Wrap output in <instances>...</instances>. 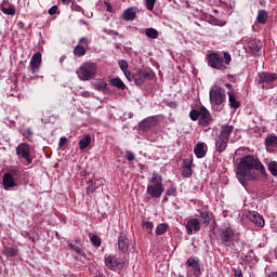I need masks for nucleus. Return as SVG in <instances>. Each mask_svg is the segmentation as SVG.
I'll return each instance as SVG.
<instances>
[{"instance_id": "09e8293b", "label": "nucleus", "mask_w": 277, "mask_h": 277, "mask_svg": "<svg viewBox=\"0 0 277 277\" xmlns=\"http://www.w3.org/2000/svg\"><path fill=\"white\" fill-rule=\"evenodd\" d=\"M177 194L179 193L176 192V187H170L166 190V196H173L176 198Z\"/></svg>"}, {"instance_id": "423d86ee", "label": "nucleus", "mask_w": 277, "mask_h": 277, "mask_svg": "<svg viewBox=\"0 0 277 277\" xmlns=\"http://www.w3.org/2000/svg\"><path fill=\"white\" fill-rule=\"evenodd\" d=\"M236 237L237 234L230 227H223L219 232V239L223 248H230Z\"/></svg>"}, {"instance_id": "864d4df0", "label": "nucleus", "mask_w": 277, "mask_h": 277, "mask_svg": "<svg viewBox=\"0 0 277 277\" xmlns=\"http://www.w3.org/2000/svg\"><path fill=\"white\" fill-rule=\"evenodd\" d=\"M26 137L27 140H31V137H34V131H31V128L26 130Z\"/></svg>"}, {"instance_id": "ddd939ff", "label": "nucleus", "mask_w": 277, "mask_h": 277, "mask_svg": "<svg viewBox=\"0 0 277 277\" xmlns=\"http://www.w3.org/2000/svg\"><path fill=\"white\" fill-rule=\"evenodd\" d=\"M42 64V53L41 52H37L32 55L31 60H30V69L32 75H36L40 68Z\"/></svg>"}, {"instance_id": "72a5a7b5", "label": "nucleus", "mask_w": 277, "mask_h": 277, "mask_svg": "<svg viewBox=\"0 0 277 277\" xmlns=\"http://www.w3.org/2000/svg\"><path fill=\"white\" fill-rule=\"evenodd\" d=\"M145 36L151 40H157L159 38V31L155 28H146Z\"/></svg>"}, {"instance_id": "cd10ccee", "label": "nucleus", "mask_w": 277, "mask_h": 277, "mask_svg": "<svg viewBox=\"0 0 277 277\" xmlns=\"http://www.w3.org/2000/svg\"><path fill=\"white\" fill-rule=\"evenodd\" d=\"M232 250H234V252L239 253L243 250V241H241V239H239V235H237L234 238V241L232 242L230 247Z\"/></svg>"}, {"instance_id": "f257e3e1", "label": "nucleus", "mask_w": 277, "mask_h": 277, "mask_svg": "<svg viewBox=\"0 0 277 277\" xmlns=\"http://www.w3.org/2000/svg\"><path fill=\"white\" fill-rule=\"evenodd\" d=\"M267 176V171L265 170V166L263 162L259 160V158H254V156L247 155L241 158L240 162L237 164L236 174L238 176L239 183L246 187L248 185V181H260L261 175Z\"/></svg>"}, {"instance_id": "a211bd4d", "label": "nucleus", "mask_w": 277, "mask_h": 277, "mask_svg": "<svg viewBox=\"0 0 277 277\" xmlns=\"http://www.w3.org/2000/svg\"><path fill=\"white\" fill-rule=\"evenodd\" d=\"M263 48V44L260 40L253 39L248 44V53H251V55H261V49Z\"/></svg>"}, {"instance_id": "f03ea898", "label": "nucleus", "mask_w": 277, "mask_h": 277, "mask_svg": "<svg viewBox=\"0 0 277 277\" xmlns=\"http://www.w3.org/2000/svg\"><path fill=\"white\" fill-rule=\"evenodd\" d=\"M223 57L217 52H212L208 54L207 55L208 66H210V68H213L214 70H226V66H230V62H233V57L228 52H224ZM224 62L226 65H224Z\"/></svg>"}, {"instance_id": "58836bf2", "label": "nucleus", "mask_w": 277, "mask_h": 277, "mask_svg": "<svg viewBox=\"0 0 277 277\" xmlns=\"http://www.w3.org/2000/svg\"><path fill=\"white\" fill-rule=\"evenodd\" d=\"M6 174H10V176H12V179H18V176H21V174H23V171H21V169L18 168H12L9 170V172H6Z\"/></svg>"}, {"instance_id": "f3484780", "label": "nucleus", "mask_w": 277, "mask_h": 277, "mask_svg": "<svg viewBox=\"0 0 277 277\" xmlns=\"http://www.w3.org/2000/svg\"><path fill=\"white\" fill-rule=\"evenodd\" d=\"M117 246L119 252H122V254L129 251V238L127 237V235H124V233H120L117 240Z\"/></svg>"}, {"instance_id": "bf43d9fd", "label": "nucleus", "mask_w": 277, "mask_h": 277, "mask_svg": "<svg viewBox=\"0 0 277 277\" xmlns=\"http://www.w3.org/2000/svg\"><path fill=\"white\" fill-rule=\"evenodd\" d=\"M225 85H226V88H227L228 90H233V84L226 83Z\"/></svg>"}, {"instance_id": "4d7b16f0", "label": "nucleus", "mask_w": 277, "mask_h": 277, "mask_svg": "<svg viewBox=\"0 0 277 277\" xmlns=\"http://www.w3.org/2000/svg\"><path fill=\"white\" fill-rule=\"evenodd\" d=\"M64 5H70L72 0H61Z\"/></svg>"}, {"instance_id": "a878e982", "label": "nucleus", "mask_w": 277, "mask_h": 277, "mask_svg": "<svg viewBox=\"0 0 277 277\" xmlns=\"http://www.w3.org/2000/svg\"><path fill=\"white\" fill-rule=\"evenodd\" d=\"M192 159H184V167L182 170V176H184V179H189V176L194 174V171L192 170Z\"/></svg>"}, {"instance_id": "5701e85b", "label": "nucleus", "mask_w": 277, "mask_h": 277, "mask_svg": "<svg viewBox=\"0 0 277 277\" xmlns=\"http://www.w3.org/2000/svg\"><path fill=\"white\" fill-rule=\"evenodd\" d=\"M227 94H228L230 109H239V107H241V103L237 101V95L235 94V90H229Z\"/></svg>"}, {"instance_id": "3c124183", "label": "nucleus", "mask_w": 277, "mask_h": 277, "mask_svg": "<svg viewBox=\"0 0 277 277\" xmlns=\"http://www.w3.org/2000/svg\"><path fill=\"white\" fill-rule=\"evenodd\" d=\"M67 143H68V138H66L65 136L61 137L58 142L60 148H64V146H66Z\"/></svg>"}, {"instance_id": "9b49d317", "label": "nucleus", "mask_w": 277, "mask_h": 277, "mask_svg": "<svg viewBox=\"0 0 277 277\" xmlns=\"http://www.w3.org/2000/svg\"><path fill=\"white\" fill-rule=\"evenodd\" d=\"M186 267L190 268V272H193V276L195 277H200L202 274L200 268V260L196 258H188L186 261Z\"/></svg>"}, {"instance_id": "2f4dec72", "label": "nucleus", "mask_w": 277, "mask_h": 277, "mask_svg": "<svg viewBox=\"0 0 277 277\" xmlns=\"http://www.w3.org/2000/svg\"><path fill=\"white\" fill-rule=\"evenodd\" d=\"M267 12L265 10H260L258 12L256 22L260 23V25H265L267 23Z\"/></svg>"}, {"instance_id": "c756f323", "label": "nucleus", "mask_w": 277, "mask_h": 277, "mask_svg": "<svg viewBox=\"0 0 277 277\" xmlns=\"http://www.w3.org/2000/svg\"><path fill=\"white\" fill-rule=\"evenodd\" d=\"M109 83L113 88H117L118 90H127V84L120 78H111Z\"/></svg>"}, {"instance_id": "aec40b11", "label": "nucleus", "mask_w": 277, "mask_h": 277, "mask_svg": "<svg viewBox=\"0 0 277 277\" xmlns=\"http://www.w3.org/2000/svg\"><path fill=\"white\" fill-rule=\"evenodd\" d=\"M0 10L3 12V14L9 16H14V14H16V6H14V4L10 3L8 0L2 1Z\"/></svg>"}, {"instance_id": "6e6552de", "label": "nucleus", "mask_w": 277, "mask_h": 277, "mask_svg": "<svg viewBox=\"0 0 277 277\" xmlns=\"http://www.w3.org/2000/svg\"><path fill=\"white\" fill-rule=\"evenodd\" d=\"M16 155L17 157H19V159H25L28 166H31V163H34V158L31 157V150L29 148V144L21 143L16 147Z\"/></svg>"}, {"instance_id": "b1692460", "label": "nucleus", "mask_w": 277, "mask_h": 277, "mask_svg": "<svg viewBox=\"0 0 277 277\" xmlns=\"http://www.w3.org/2000/svg\"><path fill=\"white\" fill-rule=\"evenodd\" d=\"M233 131H235V127L222 126L219 137H221L222 140H226L228 142V140H230V135L233 134Z\"/></svg>"}, {"instance_id": "20e7f679", "label": "nucleus", "mask_w": 277, "mask_h": 277, "mask_svg": "<svg viewBox=\"0 0 277 277\" xmlns=\"http://www.w3.org/2000/svg\"><path fill=\"white\" fill-rule=\"evenodd\" d=\"M150 183L151 184L147 186V194L151 198H161V194H163L166 189L163 187V177H161L159 173L154 172L151 174Z\"/></svg>"}, {"instance_id": "bb28decb", "label": "nucleus", "mask_w": 277, "mask_h": 277, "mask_svg": "<svg viewBox=\"0 0 277 277\" xmlns=\"http://www.w3.org/2000/svg\"><path fill=\"white\" fill-rule=\"evenodd\" d=\"M228 148V141L226 138L217 137L215 141V150L216 153H224Z\"/></svg>"}, {"instance_id": "7ed1b4c3", "label": "nucleus", "mask_w": 277, "mask_h": 277, "mask_svg": "<svg viewBox=\"0 0 277 277\" xmlns=\"http://www.w3.org/2000/svg\"><path fill=\"white\" fill-rule=\"evenodd\" d=\"M128 81H134L135 85L142 87L146 81H153L155 79V72L153 69L138 68L135 72L127 74Z\"/></svg>"}, {"instance_id": "49530a36", "label": "nucleus", "mask_w": 277, "mask_h": 277, "mask_svg": "<svg viewBox=\"0 0 277 277\" xmlns=\"http://www.w3.org/2000/svg\"><path fill=\"white\" fill-rule=\"evenodd\" d=\"M103 31H104V34H107V36H118V38H121V39L124 38L123 35L119 34V32L116 31V30L104 29Z\"/></svg>"}, {"instance_id": "473e14b6", "label": "nucleus", "mask_w": 277, "mask_h": 277, "mask_svg": "<svg viewBox=\"0 0 277 277\" xmlns=\"http://www.w3.org/2000/svg\"><path fill=\"white\" fill-rule=\"evenodd\" d=\"M92 143V137L90 135L84 136L79 141V148L80 150H85L88 146Z\"/></svg>"}, {"instance_id": "c03bdc74", "label": "nucleus", "mask_w": 277, "mask_h": 277, "mask_svg": "<svg viewBox=\"0 0 277 277\" xmlns=\"http://www.w3.org/2000/svg\"><path fill=\"white\" fill-rule=\"evenodd\" d=\"M199 117H200V110L199 111L197 109H192L190 110V113H189L190 120L196 122V120H198Z\"/></svg>"}, {"instance_id": "e433bc0d", "label": "nucleus", "mask_w": 277, "mask_h": 277, "mask_svg": "<svg viewBox=\"0 0 277 277\" xmlns=\"http://www.w3.org/2000/svg\"><path fill=\"white\" fill-rule=\"evenodd\" d=\"M168 233V223H160L156 227V235L161 236Z\"/></svg>"}, {"instance_id": "393cba45", "label": "nucleus", "mask_w": 277, "mask_h": 277, "mask_svg": "<svg viewBox=\"0 0 277 277\" xmlns=\"http://www.w3.org/2000/svg\"><path fill=\"white\" fill-rule=\"evenodd\" d=\"M2 254L6 256V259H12L14 256H18V247L13 246H4L2 250Z\"/></svg>"}, {"instance_id": "4be33fe9", "label": "nucleus", "mask_w": 277, "mask_h": 277, "mask_svg": "<svg viewBox=\"0 0 277 277\" xmlns=\"http://www.w3.org/2000/svg\"><path fill=\"white\" fill-rule=\"evenodd\" d=\"M103 183H105V180L103 179L90 180L89 186L87 187V194H94L98 187L103 186Z\"/></svg>"}, {"instance_id": "dca6fc26", "label": "nucleus", "mask_w": 277, "mask_h": 277, "mask_svg": "<svg viewBox=\"0 0 277 277\" xmlns=\"http://www.w3.org/2000/svg\"><path fill=\"white\" fill-rule=\"evenodd\" d=\"M185 228L187 235H194V233H198L200 230V220L189 219L186 223Z\"/></svg>"}, {"instance_id": "6e6d98bb", "label": "nucleus", "mask_w": 277, "mask_h": 277, "mask_svg": "<svg viewBox=\"0 0 277 277\" xmlns=\"http://www.w3.org/2000/svg\"><path fill=\"white\" fill-rule=\"evenodd\" d=\"M168 107H171L172 109H176V107H179V104L176 102H169Z\"/></svg>"}, {"instance_id": "052dcab7", "label": "nucleus", "mask_w": 277, "mask_h": 277, "mask_svg": "<svg viewBox=\"0 0 277 277\" xmlns=\"http://www.w3.org/2000/svg\"><path fill=\"white\" fill-rule=\"evenodd\" d=\"M162 202H168V195L163 197Z\"/></svg>"}, {"instance_id": "603ef678", "label": "nucleus", "mask_w": 277, "mask_h": 277, "mask_svg": "<svg viewBox=\"0 0 277 277\" xmlns=\"http://www.w3.org/2000/svg\"><path fill=\"white\" fill-rule=\"evenodd\" d=\"M48 12L50 16H53V14H57V5H53L52 8L49 9Z\"/></svg>"}, {"instance_id": "5fc2aeb1", "label": "nucleus", "mask_w": 277, "mask_h": 277, "mask_svg": "<svg viewBox=\"0 0 277 277\" xmlns=\"http://www.w3.org/2000/svg\"><path fill=\"white\" fill-rule=\"evenodd\" d=\"M234 276L235 277H243V273L241 272V268L234 269Z\"/></svg>"}, {"instance_id": "8fccbe9b", "label": "nucleus", "mask_w": 277, "mask_h": 277, "mask_svg": "<svg viewBox=\"0 0 277 277\" xmlns=\"http://www.w3.org/2000/svg\"><path fill=\"white\" fill-rule=\"evenodd\" d=\"M126 157L128 161H135V154L131 150L127 151Z\"/></svg>"}, {"instance_id": "f704fd0d", "label": "nucleus", "mask_w": 277, "mask_h": 277, "mask_svg": "<svg viewBox=\"0 0 277 277\" xmlns=\"http://www.w3.org/2000/svg\"><path fill=\"white\" fill-rule=\"evenodd\" d=\"M272 146H277V136L274 134H269L265 138V147L269 148Z\"/></svg>"}, {"instance_id": "6ab92c4d", "label": "nucleus", "mask_w": 277, "mask_h": 277, "mask_svg": "<svg viewBox=\"0 0 277 277\" xmlns=\"http://www.w3.org/2000/svg\"><path fill=\"white\" fill-rule=\"evenodd\" d=\"M247 217L248 220H250V222L255 224V226H260V228H263V226H265V220L263 219V216H261V214H259V212H249Z\"/></svg>"}, {"instance_id": "0eeeda50", "label": "nucleus", "mask_w": 277, "mask_h": 277, "mask_svg": "<svg viewBox=\"0 0 277 277\" xmlns=\"http://www.w3.org/2000/svg\"><path fill=\"white\" fill-rule=\"evenodd\" d=\"M226 102V90L222 87H214L210 90V103L212 105H222Z\"/></svg>"}, {"instance_id": "c85d7f7f", "label": "nucleus", "mask_w": 277, "mask_h": 277, "mask_svg": "<svg viewBox=\"0 0 277 277\" xmlns=\"http://www.w3.org/2000/svg\"><path fill=\"white\" fill-rule=\"evenodd\" d=\"M122 16L124 21H135V18L137 17V12H135V9L133 8H128L127 10H124Z\"/></svg>"}, {"instance_id": "79ce46f5", "label": "nucleus", "mask_w": 277, "mask_h": 277, "mask_svg": "<svg viewBox=\"0 0 277 277\" xmlns=\"http://www.w3.org/2000/svg\"><path fill=\"white\" fill-rule=\"evenodd\" d=\"M91 243L95 248H101V243H102L101 237H98L97 235L91 236Z\"/></svg>"}, {"instance_id": "1a4fd4ad", "label": "nucleus", "mask_w": 277, "mask_h": 277, "mask_svg": "<svg viewBox=\"0 0 277 277\" xmlns=\"http://www.w3.org/2000/svg\"><path fill=\"white\" fill-rule=\"evenodd\" d=\"M88 47H90V39L87 37L80 38L78 44L74 48V55H76V57H83V55L88 53Z\"/></svg>"}, {"instance_id": "de8ad7c7", "label": "nucleus", "mask_w": 277, "mask_h": 277, "mask_svg": "<svg viewBox=\"0 0 277 277\" xmlns=\"http://www.w3.org/2000/svg\"><path fill=\"white\" fill-rule=\"evenodd\" d=\"M155 3H157V0H146V8L149 12L155 10Z\"/></svg>"}, {"instance_id": "412c9836", "label": "nucleus", "mask_w": 277, "mask_h": 277, "mask_svg": "<svg viewBox=\"0 0 277 277\" xmlns=\"http://www.w3.org/2000/svg\"><path fill=\"white\" fill-rule=\"evenodd\" d=\"M141 131H148L153 127H157V118L148 117L138 123Z\"/></svg>"}, {"instance_id": "a18cd8bd", "label": "nucleus", "mask_w": 277, "mask_h": 277, "mask_svg": "<svg viewBox=\"0 0 277 277\" xmlns=\"http://www.w3.org/2000/svg\"><path fill=\"white\" fill-rule=\"evenodd\" d=\"M69 248H71V250H75V252H77L78 254H80L81 256H84L85 255V252H83V249L80 248L79 246H76L74 243H69L68 245Z\"/></svg>"}, {"instance_id": "37998d69", "label": "nucleus", "mask_w": 277, "mask_h": 277, "mask_svg": "<svg viewBox=\"0 0 277 277\" xmlns=\"http://www.w3.org/2000/svg\"><path fill=\"white\" fill-rule=\"evenodd\" d=\"M95 90H97V92H109V88L107 87V82H102L100 84H96Z\"/></svg>"}, {"instance_id": "a19ab883", "label": "nucleus", "mask_w": 277, "mask_h": 277, "mask_svg": "<svg viewBox=\"0 0 277 277\" xmlns=\"http://www.w3.org/2000/svg\"><path fill=\"white\" fill-rule=\"evenodd\" d=\"M153 228H155V225L153 224V222L143 221V230H146L148 235L153 233Z\"/></svg>"}, {"instance_id": "13d9d810", "label": "nucleus", "mask_w": 277, "mask_h": 277, "mask_svg": "<svg viewBox=\"0 0 277 277\" xmlns=\"http://www.w3.org/2000/svg\"><path fill=\"white\" fill-rule=\"evenodd\" d=\"M107 5V12H114V8H111L110 3H106Z\"/></svg>"}, {"instance_id": "4468645a", "label": "nucleus", "mask_w": 277, "mask_h": 277, "mask_svg": "<svg viewBox=\"0 0 277 277\" xmlns=\"http://www.w3.org/2000/svg\"><path fill=\"white\" fill-rule=\"evenodd\" d=\"M258 83H274L277 79L276 72L261 71L258 74Z\"/></svg>"}, {"instance_id": "2eb2a0df", "label": "nucleus", "mask_w": 277, "mask_h": 277, "mask_svg": "<svg viewBox=\"0 0 277 277\" xmlns=\"http://www.w3.org/2000/svg\"><path fill=\"white\" fill-rule=\"evenodd\" d=\"M3 189L10 192V189H14L18 184L16 183V179L12 177V175L4 173L2 177Z\"/></svg>"}, {"instance_id": "c9c22d12", "label": "nucleus", "mask_w": 277, "mask_h": 277, "mask_svg": "<svg viewBox=\"0 0 277 277\" xmlns=\"http://www.w3.org/2000/svg\"><path fill=\"white\" fill-rule=\"evenodd\" d=\"M200 217L202 220L203 226L207 227V226H209V224H211V214L209 213V211H201Z\"/></svg>"}, {"instance_id": "9d476101", "label": "nucleus", "mask_w": 277, "mask_h": 277, "mask_svg": "<svg viewBox=\"0 0 277 277\" xmlns=\"http://www.w3.org/2000/svg\"><path fill=\"white\" fill-rule=\"evenodd\" d=\"M105 265L113 272H116V269H124V262L119 261V259L114 255L105 258Z\"/></svg>"}, {"instance_id": "39448f33", "label": "nucleus", "mask_w": 277, "mask_h": 277, "mask_svg": "<svg viewBox=\"0 0 277 277\" xmlns=\"http://www.w3.org/2000/svg\"><path fill=\"white\" fill-rule=\"evenodd\" d=\"M96 64L95 63H83L79 69L76 71L80 81H90L96 77Z\"/></svg>"}, {"instance_id": "680f3d73", "label": "nucleus", "mask_w": 277, "mask_h": 277, "mask_svg": "<svg viewBox=\"0 0 277 277\" xmlns=\"http://www.w3.org/2000/svg\"><path fill=\"white\" fill-rule=\"evenodd\" d=\"M186 8H192V4L189 3V1H186Z\"/></svg>"}, {"instance_id": "f8f14e48", "label": "nucleus", "mask_w": 277, "mask_h": 277, "mask_svg": "<svg viewBox=\"0 0 277 277\" xmlns=\"http://www.w3.org/2000/svg\"><path fill=\"white\" fill-rule=\"evenodd\" d=\"M211 122H213V118H211V113H209V110L205 106H202L199 113V124H201V127H209Z\"/></svg>"}, {"instance_id": "7c9ffc66", "label": "nucleus", "mask_w": 277, "mask_h": 277, "mask_svg": "<svg viewBox=\"0 0 277 277\" xmlns=\"http://www.w3.org/2000/svg\"><path fill=\"white\" fill-rule=\"evenodd\" d=\"M195 155L198 159H202L207 155V149H205V143H198L195 147Z\"/></svg>"}, {"instance_id": "4c0bfd02", "label": "nucleus", "mask_w": 277, "mask_h": 277, "mask_svg": "<svg viewBox=\"0 0 277 277\" xmlns=\"http://www.w3.org/2000/svg\"><path fill=\"white\" fill-rule=\"evenodd\" d=\"M119 64V68L122 70V72L124 74V77L127 78V75L129 72H131L129 69V63L126 60H121L118 62Z\"/></svg>"}, {"instance_id": "ea45409f", "label": "nucleus", "mask_w": 277, "mask_h": 277, "mask_svg": "<svg viewBox=\"0 0 277 277\" xmlns=\"http://www.w3.org/2000/svg\"><path fill=\"white\" fill-rule=\"evenodd\" d=\"M267 168L273 176H277V162L276 161L268 162Z\"/></svg>"}]
</instances>
